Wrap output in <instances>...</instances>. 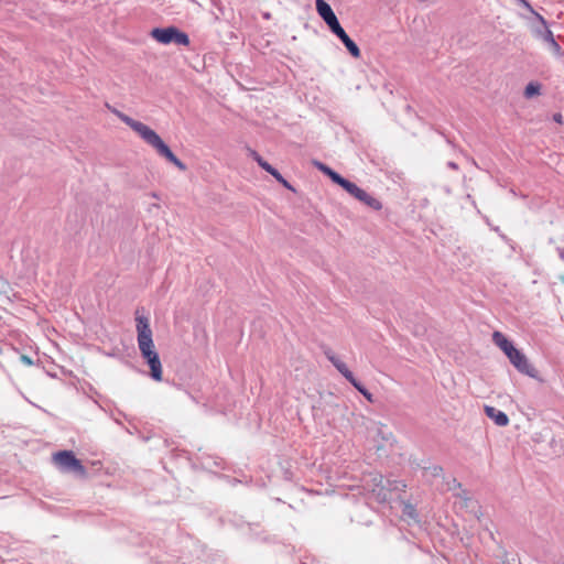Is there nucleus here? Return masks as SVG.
I'll return each instance as SVG.
<instances>
[{
  "mask_svg": "<svg viewBox=\"0 0 564 564\" xmlns=\"http://www.w3.org/2000/svg\"><path fill=\"white\" fill-rule=\"evenodd\" d=\"M118 118L137 132L140 138L155 149L156 153L164 158L167 162L176 166L180 171H186L187 166L183 163L170 149V147L162 140V138L149 126L141 121L134 120L128 115L116 111Z\"/></svg>",
  "mask_w": 564,
  "mask_h": 564,
  "instance_id": "1",
  "label": "nucleus"
},
{
  "mask_svg": "<svg viewBox=\"0 0 564 564\" xmlns=\"http://www.w3.org/2000/svg\"><path fill=\"white\" fill-rule=\"evenodd\" d=\"M143 307L137 308L134 313L137 340L141 357L147 361L152 357L159 355L155 350L152 329L150 327V319L143 314Z\"/></svg>",
  "mask_w": 564,
  "mask_h": 564,
  "instance_id": "2",
  "label": "nucleus"
},
{
  "mask_svg": "<svg viewBox=\"0 0 564 564\" xmlns=\"http://www.w3.org/2000/svg\"><path fill=\"white\" fill-rule=\"evenodd\" d=\"M150 36L158 43L164 45L173 43L181 46H188L191 43L188 34L175 25L154 28L151 30Z\"/></svg>",
  "mask_w": 564,
  "mask_h": 564,
  "instance_id": "3",
  "label": "nucleus"
},
{
  "mask_svg": "<svg viewBox=\"0 0 564 564\" xmlns=\"http://www.w3.org/2000/svg\"><path fill=\"white\" fill-rule=\"evenodd\" d=\"M371 485L367 482L369 491V499L375 500L378 503H386L389 500V491L391 490H404L406 487L402 481H387L389 488L383 485V477L381 475H375L371 477Z\"/></svg>",
  "mask_w": 564,
  "mask_h": 564,
  "instance_id": "4",
  "label": "nucleus"
},
{
  "mask_svg": "<svg viewBox=\"0 0 564 564\" xmlns=\"http://www.w3.org/2000/svg\"><path fill=\"white\" fill-rule=\"evenodd\" d=\"M53 459L63 473H74L80 477H86L87 475L86 467L72 451H59L54 454Z\"/></svg>",
  "mask_w": 564,
  "mask_h": 564,
  "instance_id": "5",
  "label": "nucleus"
},
{
  "mask_svg": "<svg viewBox=\"0 0 564 564\" xmlns=\"http://www.w3.org/2000/svg\"><path fill=\"white\" fill-rule=\"evenodd\" d=\"M507 357L519 372L533 379L538 378L539 371L530 364L527 356L521 350L514 347Z\"/></svg>",
  "mask_w": 564,
  "mask_h": 564,
  "instance_id": "6",
  "label": "nucleus"
},
{
  "mask_svg": "<svg viewBox=\"0 0 564 564\" xmlns=\"http://www.w3.org/2000/svg\"><path fill=\"white\" fill-rule=\"evenodd\" d=\"M535 19L541 23L540 26L534 29L535 36L545 42L553 53L561 54L562 47L556 42L552 31L549 29L546 20L540 13H535Z\"/></svg>",
  "mask_w": 564,
  "mask_h": 564,
  "instance_id": "7",
  "label": "nucleus"
},
{
  "mask_svg": "<svg viewBox=\"0 0 564 564\" xmlns=\"http://www.w3.org/2000/svg\"><path fill=\"white\" fill-rule=\"evenodd\" d=\"M333 34H335L344 44L346 50L349 52V54L355 57L359 58L361 56V52L359 46L356 44V42L350 39V36L347 34V32L344 30V28L340 25L339 21L333 24L328 28Z\"/></svg>",
  "mask_w": 564,
  "mask_h": 564,
  "instance_id": "8",
  "label": "nucleus"
},
{
  "mask_svg": "<svg viewBox=\"0 0 564 564\" xmlns=\"http://www.w3.org/2000/svg\"><path fill=\"white\" fill-rule=\"evenodd\" d=\"M348 194L364 204L371 210L379 212L382 209V203L365 189L360 188L357 184H354L349 189Z\"/></svg>",
  "mask_w": 564,
  "mask_h": 564,
  "instance_id": "9",
  "label": "nucleus"
},
{
  "mask_svg": "<svg viewBox=\"0 0 564 564\" xmlns=\"http://www.w3.org/2000/svg\"><path fill=\"white\" fill-rule=\"evenodd\" d=\"M315 7L318 15L323 19L328 28L339 21L329 3H327L325 0H315Z\"/></svg>",
  "mask_w": 564,
  "mask_h": 564,
  "instance_id": "10",
  "label": "nucleus"
},
{
  "mask_svg": "<svg viewBox=\"0 0 564 564\" xmlns=\"http://www.w3.org/2000/svg\"><path fill=\"white\" fill-rule=\"evenodd\" d=\"M484 411L498 426L503 427L509 424V417L503 411L491 405H485Z\"/></svg>",
  "mask_w": 564,
  "mask_h": 564,
  "instance_id": "11",
  "label": "nucleus"
},
{
  "mask_svg": "<svg viewBox=\"0 0 564 564\" xmlns=\"http://www.w3.org/2000/svg\"><path fill=\"white\" fill-rule=\"evenodd\" d=\"M492 341L505 352L506 356L509 355L514 348L512 341L498 330L494 332Z\"/></svg>",
  "mask_w": 564,
  "mask_h": 564,
  "instance_id": "12",
  "label": "nucleus"
},
{
  "mask_svg": "<svg viewBox=\"0 0 564 564\" xmlns=\"http://www.w3.org/2000/svg\"><path fill=\"white\" fill-rule=\"evenodd\" d=\"M145 362L150 368V377L154 381H162L163 371L160 356L156 355L155 357L150 358Z\"/></svg>",
  "mask_w": 564,
  "mask_h": 564,
  "instance_id": "13",
  "label": "nucleus"
},
{
  "mask_svg": "<svg viewBox=\"0 0 564 564\" xmlns=\"http://www.w3.org/2000/svg\"><path fill=\"white\" fill-rule=\"evenodd\" d=\"M326 176L329 177V180L334 184L340 186L347 193L349 192V189L355 184L354 182L347 180L346 177H344L343 175H340L338 172H336L333 169L328 172V174Z\"/></svg>",
  "mask_w": 564,
  "mask_h": 564,
  "instance_id": "14",
  "label": "nucleus"
},
{
  "mask_svg": "<svg viewBox=\"0 0 564 564\" xmlns=\"http://www.w3.org/2000/svg\"><path fill=\"white\" fill-rule=\"evenodd\" d=\"M267 173H269L271 176L274 177V180L280 183L284 188L295 192V188L292 186V184L283 177V175L270 163L267 165V169H264Z\"/></svg>",
  "mask_w": 564,
  "mask_h": 564,
  "instance_id": "15",
  "label": "nucleus"
},
{
  "mask_svg": "<svg viewBox=\"0 0 564 564\" xmlns=\"http://www.w3.org/2000/svg\"><path fill=\"white\" fill-rule=\"evenodd\" d=\"M329 361L346 380H350V378L354 376V373L348 369L347 365L338 357L332 356L329 357Z\"/></svg>",
  "mask_w": 564,
  "mask_h": 564,
  "instance_id": "16",
  "label": "nucleus"
},
{
  "mask_svg": "<svg viewBox=\"0 0 564 564\" xmlns=\"http://www.w3.org/2000/svg\"><path fill=\"white\" fill-rule=\"evenodd\" d=\"M541 84L538 82H530L523 91V95L527 99H531L541 94Z\"/></svg>",
  "mask_w": 564,
  "mask_h": 564,
  "instance_id": "17",
  "label": "nucleus"
},
{
  "mask_svg": "<svg viewBox=\"0 0 564 564\" xmlns=\"http://www.w3.org/2000/svg\"><path fill=\"white\" fill-rule=\"evenodd\" d=\"M402 514L410 519L416 520L419 514L415 507L411 502H402Z\"/></svg>",
  "mask_w": 564,
  "mask_h": 564,
  "instance_id": "18",
  "label": "nucleus"
},
{
  "mask_svg": "<svg viewBox=\"0 0 564 564\" xmlns=\"http://www.w3.org/2000/svg\"><path fill=\"white\" fill-rule=\"evenodd\" d=\"M314 166L321 171L324 175H327L328 172L332 170L330 166H328L327 164L323 163V162H319V161H314L313 162Z\"/></svg>",
  "mask_w": 564,
  "mask_h": 564,
  "instance_id": "19",
  "label": "nucleus"
},
{
  "mask_svg": "<svg viewBox=\"0 0 564 564\" xmlns=\"http://www.w3.org/2000/svg\"><path fill=\"white\" fill-rule=\"evenodd\" d=\"M358 392L361 391V388L365 387L355 376L347 380Z\"/></svg>",
  "mask_w": 564,
  "mask_h": 564,
  "instance_id": "20",
  "label": "nucleus"
},
{
  "mask_svg": "<svg viewBox=\"0 0 564 564\" xmlns=\"http://www.w3.org/2000/svg\"><path fill=\"white\" fill-rule=\"evenodd\" d=\"M254 161L258 163V165L264 170L267 169V165L269 164L268 161H265L260 154L257 155V158L254 159Z\"/></svg>",
  "mask_w": 564,
  "mask_h": 564,
  "instance_id": "21",
  "label": "nucleus"
},
{
  "mask_svg": "<svg viewBox=\"0 0 564 564\" xmlns=\"http://www.w3.org/2000/svg\"><path fill=\"white\" fill-rule=\"evenodd\" d=\"M405 545L408 547V552L410 554H413L414 552L421 550L419 545L414 544V543H411L409 541H405Z\"/></svg>",
  "mask_w": 564,
  "mask_h": 564,
  "instance_id": "22",
  "label": "nucleus"
},
{
  "mask_svg": "<svg viewBox=\"0 0 564 564\" xmlns=\"http://www.w3.org/2000/svg\"><path fill=\"white\" fill-rule=\"evenodd\" d=\"M359 393H361L368 401H370V402L373 401L372 393H370V391L366 387H362L361 391H359Z\"/></svg>",
  "mask_w": 564,
  "mask_h": 564,
  "instance_id": "23",
  "label": "nucleus"
},
{
  "mask_svg": "<svg viewBox=\"0 0 564 564\" xmlns=\"http://www.w3.org/2000/svg\"><path fill=\"white\" fill-rule=\"evenodd\" d=\"M519 3L535 15L536 12L533 10L531 3L528 0H519Z\"/></svg>",
  "mask_w": 564,
  "mask_h": 564,
  "instance_id": "24",
  "label": "nucleus"
},
{
  "mask_svg": "<svg viewBox=\"0 0 564 564\" xmlns=\"http://www.w3.org/2000/svg\"><path fill=\"white\" fill-rule=\"evenodd\" d=\"M20 360L26 365V366H33L34 365V361L32 360L31 357L26 356V355H21L20 357Z\"/></svg>",
  "mask_w": 564,
  "mask_h": 564,
  "instance_id": "25",
  "label": "nucleus"
},
{
  "mask_svg": "<svg viewBox=\"0 0 564 564\" xmlns=\"http://www.w3.org/2000/svg\"><path fill=\"white\" fill-rule=\"evenodd\" d=\"M491 229L494 231H496L502 240H505V241L508 240L507 236L500 230V228L498 226L491 227Z\"/></svg>",
  "mask_w": 564,
  "mask_h": 564,
  "instance_id": "26",
  "label": "nucleus"
},
{
  "mask_svg": "<svg viewBox=\"0 0 564 564\" xmlns=\"http://www.w3.org/2000/svg\"><path fill=\"white\" fill-rule=\"evenodd\" d=\"M553 120L557 123H562L563 122V116L560 113V112H556L553 115Z\"/></svg>",
  "mask_w": 564,
  "mask_h": 564,
  "instance_id": "27",
  "label": "nucleus"
},
{
  "mask_svg": "<svg viewBox=\"0 0 564 564\" xmlns=\"http://www.w3.org/2000/svg\"><path fill=\"white\" fill-rule=\"evenodd\" d=\"M557 253L560 259L564 262V247H557Z\"/></svg>",
  "mask_w": 564,
  "mask_h": 564,
  "instance_id": "28",
  "label": "nucleus"
},
{
  "mask_svg": "<svg viewBox=\"0 0 564 564\" xmlns=\"http://www.w3.org/2000/svg\"><path fill=\"white\" fill-rule=\"evenodd\" d=\"M447 166L452 170H458V164L453 161L447 162Z\"/></svg>",
  "mask_w": 564,
  "mask_h": 564,
  "instance_id": "29",
  "label": "nucleus"
},
{
  "mask_svg": "<svg viewBox=\"0 0 564 564\" xmlns=\"http://www.w3.org/2000/svg\"><path fill=\"white\" fill-rule=\"evenodd\" d=\"M259 153L256 150L249 149V155L254 160Z\"/></svg>",
  "mask_w": 564,
  "mask_h": 564,
  "instance_id": "30",
  "label": "nucleus"
},
{
  "mask_svg": "<svg viewBox=\"0 0 564 564\" xmlns=\"http://www.w3.org/2000/svg\"><path fill=\"white\" fill-rule=\"evenodd\" d=\"M325 355H326L328 360H329V357L335 356L330 350L325 351Z\"/></svg>",
  "mask_w": 564,
  "mask_h": 564,
  "instance_id": "31",
  "label": "nucleus"
},
{
  "mask_svg": "<svg viewBox=\"0 0 564 564\" xmlns=\"http://www.w3.org/2000/svg\"><path fill=\"white\" fill-rule=\"evenodd\" d=\"M265 19H269L270 18V13H264L263 15Z\"/></svg>",
  "mask_w": 564,
  "mask_h": 564,
  "instance_id": "32",
  "label": "nucleus"
},
{
  "mask_svg": "<svg viewBox=\"0 0 564 564\" xmlns=\"http://www.w3.org/2000/svg\"><path fill=\"white\" fill-rule=\"evenodd\" d=\"M238 481H239V480H238L237 478H234V479L231 480V482H232V484H236V482H238Z\"/></svg>",
  "mask_w": 564,
  "mask_h": 564,
  "instance_id": "33",
  "label": "nucleus"
}]
</instances>
